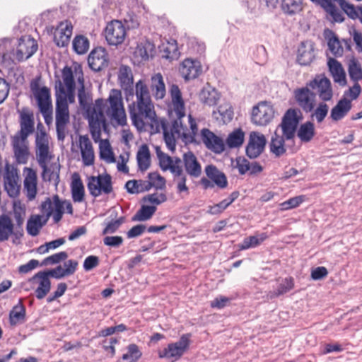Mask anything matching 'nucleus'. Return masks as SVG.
I'll use <instances>...</instances> for the list:
<instances>
[{"label":"nucleus","instance_id":"obj_1","mask_svg":"<svg viewBox=\"0 0 362 362\" xmlns=\"http://www.w3.org/2000/svg\"><path fill=\"white\" fill-rule=\"evenodd\" d=\"M128 110L132 124L138 130L143 131L149 126L156 132L163 131L166 146L172 152L175 150L177 141L180 139L186 144L195 141L198 127L191 115H188V129L179 120L169 123L165 119L158 117L152 100L133 101L129 104Z\"/></svg>","mask_w":362,"mask_h":362},{"label":"nucleus","instance_id":"obj_2","mask_svg":"<svg viewBox=\"0 0 362 362\" xmlns=\"http://www.w3.org/2000/svg\"><path fill=\"white\" fill-rule=\"evenodd\" d=\"M78 81L81 84L78 90V103L87 114L90 132L94 141L97 142L100 139L102 127H105L106 124L105 115L103 114L104 100L97 99L92 104L91 94L85 90L82 75L78 77Z\"/></svg>","mask_w":362,"mask_h":362},{"label":"nucleus","instance_id":"obj_3","mask_svg":"<svg viewBox=\"0 0 362 362\" xmlns=\"http://www.w3.org/2000/svg\"><path fill=\"white\" fill-rule=\"evenodd\" d=\"M50 140V136L45 132L43 126L38 124L35 141L36 158L43 170V176L49 175V180L53 178L54 175L58 177L59 171V168L56 166L53 168L52 172H50V168L47 166L48 163L53 158Z\"/></svg>","mask_w":362,"mask_h":362},{"label":"nucleus","instance_id":"obj_4","mask_svg":"<svg viewBox=\"0 0 362 362\" xmlns=\"http://www.w3.org/2000/svg\"><path fill=\"white\" fill-rule=\"evenodd\" d=\"M156 152L159 160V165L163 171L170 170L173 175V180L177 185V192H188L186 185V175L184 173L182 161L180 158L173 159L170 156L163 153L160 147L156 148Z\"/></svg>","mask_w":362,"mask_h":362},{"label":"nucleus","instance_id":"obj_5","mask_svg":"<svg viewBox=\"0 0 362 362\" xmlns=\"http://www.w3.org/2000/svg\"><path fill=\"white\" fill-rule=\"evenodd\" d=\"M103 114L119 126L127 124V115L124 107L122 93L119 90L112 89L107 100H104Z\"/></svg>","mask_w":362,"mask_h":362},{"label":"nucleus","instance_id":"obj_6","mask_svg":"<svg viewBox=\"0 0 362 362\" xmlns=\"http://www.w3.org/2000/svg\"><path fill=\"white\" fill-rule=\"evenodd\" d=\"M30 87L45 122L49 125L52 122V105L49 89L46 86H40V78L33 79Z\"/></svg>","mask_w":362,"mask_h":362},{"label":"nucleus","instance_id":"obj_7","mask_svg":"<svg viewBox=\"0 0 362 362\" xmlns=\"http://www.w3.org/2000/svg\"><path fill=\"white\" fill-rule=\"evenodd\" d=\"M41 211L45 214L47 220L52 216L54 222L58 223L62 218L64 210L69 214H73L72 204L69 201L61 200L58 195H54L52 197H47L42 202L40 206Z\"/></svg>","mask_w":362,"mask_h":362},{"label":"nucleus","instance_id":"obj_8","mask_svg":"<svg viewBox=\"0 0 362 362\" xmlns=\"http://www.w3.org/2000/svg\"><path fill=\"white\" fill-rule=\"evenodd\" d=\"M70 99L64 95H56L55 123L57 139L63 141L66 136V127L70 122L69 109Z\"/></svg>","mask_w":362,"mask_h":362},{"label":"nucleus","instance_id":"obj_9","mask_svg":"<svg viewBox=\"0 0 362 362\" xmlns=\"http://www.w3.org/2000/svg\"><path fill=\"white\" fill-rule=\"evenodd\" d=\"M190 338V334H182L177 341L170 343L165 348L158 350V357L171 362L179 360L188 350L191 342Z\"/></svg>","mask_w":362,"mask_h":362},{"label":"nucleus","instance_id":"obj_10","mask_svg":"<svg viewBox=\"0 0 362 362\" xmlns=\"http://www.w3.org/2000/svg\"><path fill=\"white\" fill-rule=\"evenodd\" d=\"M62 79L56 81V95H64L70 99V103L75 102V81L71 67L66 66L62 71Z\"/></svg>","mask_w":362,"mask_h":362},{"label":"nucleus","instance_id":"obj_11","mask_svg":"<svg viewBox=\"0 0 362 362\" xmlns=\"http://www.w3.org/2000/svg\"><path fill=\"white\" fill-rule=\"evenodd\" d=\"M300 112L295 109H289L284 114L281 124L278 126L279 132L286 140L293 139L300 121Z\"/></svg>","mask_w":362,"mask_h":362},{"label":"nucleus","instance_id":"obj_12","mask_svg":"<svg viewBox=\"0 0 362 362\" xmlns=\"http://www.w3.org/2000/svg\"><path fill=\"white\" fill-rule=\"evenodd\" d=\"M37 49V42L30 36H24L19 40L16 51L13 54V58L8 54H4L3 59H10L12 61H23L30 58L36 52Z\"/></svg>","mask_w":362,"mask_h":362},{"label":"nucleus","instance_id":"obj_13","mask_svg":"<svg viewBox=\"0 0 362 362\" xmlns=\"http://www.w3.org/2000/svg\"><path fill=\"white\" fill-rule=\"evenodd\" d=\"M87 187L94 197H98L102 194H108L112 191L111 176L108 174L90 176L88 180Z\"/></svg>","mask_w":362,"mask_h":362},{"label":"nucleus","instance_id":"obj_14","mask_svg":"<svg viewBox=\"0 0 362 362\" xmlns=\"http://www.w3.org/2000/svg\"><path fill=\"white\" fill-rule=\"evenodd\" d=\"M127 31L122 23L117 20L108 23L105 29V37L110 45L122 44L126 37Z\"/></svg>","mask_w":362,"mask_h":362},{"label":"nucleus","instance_id":"obj_15","mask_svg":"<svg viewBox=\"0 0 362 362\" xmlns=\"http://www.w3.org/2000/svg\"><path fill=\"white\" fill-rule=\"evenodd\" d=\"M274 117V110L266 102H261L252 109L251 120L257 126H266L269 124Z\"/></svg>","mask_w":362,"mask_h":362},{"label":"nucleus","instance_id":"obj_16","mask_svg":"<svg viewBox=\"0 0 362 362\" xmlns=\"http://www.w3.org/2000/svg\"><path fill=\"white\" fill-rule=\"evenodd\" d=\"M4 189L11 197H16L20 193L21 185L17 169L9 163L5 165L4 174Z\"/></svg>","mask_w":362,"mask_h":362},{"label":"nucleus","instance_id":"obj_17","mask_svg":"<svg viewBox=\"0 0 362 362\" xmlns=\"http://www.w3.org/2000/svg\"><path fill=\"white\" fill-rule=\"evenodd\" d=\"M310 88L316 91V94L323 101H329L333 97V91L329 79L327 77L317 75L308 83Z\"/></svg>","mask_w":362,"mask_h":362},{"label":"nucleus","instance_id":"obj_18","mask_svg":"<svg viewBox=\"0 0 362 362\" xmlns=\"http://www.w3.org/2000/svg\"><path fill=\"white\" fill-rule=\"evenodd\" d=\"M293 94L296 103L305 112H310L314 110L316 93L310 90L308 83L306 86L296 89Z\"/></svg>","mask_w":362,"mask_h":362},{"label":"nucleus","instance_id":"obj_19","mask_svg":"<svg viewBox=\"0 0 362 362\" xmlns=\"http://www.w3.org/2000/svg\"><path fill=\"white\" fill-rule=\"evenodd\" d=\"M83 165L86 167L93 165L95 163V151L92 141L87 135H81L78 140Z\"/></svg>","mask_w":362,"mask_h":362},{"label":"nucleus","instance_id":"obj_20","mask_svg":"<svg viewBox=\"0 0 362 362\" xmlns=\"http://www.w3.org/2000/svg\"><path fill=\"white\" fill-rule=\"evenodd\" d=\"M21 129L14 136L28 139L34 132V115L28 108H22L19 112Z\"/></svg>","mask_w":362,"mask_h":362},{"label":"nucleus","instance_id":"obj_21","mask_svg":"<svg viewBox=\"0 0 362 362\" xmlns=\"http://www.w3.org/2000/svg\"><path fill=\"white\" fill-rule=\"evenodd\" d=\"M267 140L265 136L259 132H252L250 134L246 153L250 158L258 157L264 151Z\"/></svg>","mask_w":362,"mask_h":362},{"label":"nucleus","instance_id":"obj_22","mask_svg":"<svg viewBox=\"0 0 362 362\" xmlns=\"http://www.w3.org/2000/svg\"><path fill=\"white\" fill-rule=\"evenodd\" d=\"M118 81L121 88L125 93L127 100H129V97L134 96V77L132 69L129 66L122 65L119 67L118 71Z\"/></svg>","mask_w":362,"mask_h":362},{"label":"nucleus","instance_id":"obj_23","mask_svg":"<svg viewBox=\"0 0 362 362\" xmlns=\"http://www.w3.org/2000/svg\"><path fill=\"white\" fill-rule=\"evenodd\" d=\"M201 137L206 147L216 153H221L225 150L223 140L208 129L201 131Z\"/></svg>","mask_w":362,"mask_h":362},{"label":"nucleus","instance_id":"obj_24","mask_svg":"<svg viewBox=\"0 0 362 362\" xmlns=\"http://www.w3.org/2000/svg\"><path fill=\"white\" fill-rule=\"evenodd\" d=\"M201 64L197 60L185 59L180 64L179 71L186 81L194 79L202 73Z\"/></svg>","mask_w":362,"mask_h":362},{"label":"nucleus","instance_id":"obj_25","mask_svg":"<svg viewBox=\"0 0 362 362\" xmlns=\"http://www.w3.org/2000/svg\"><path fill=\"white\" fill-rule=\"evenodd\" d=\"M88 62L90 68L95 71H99L106 67L108 60L105 49L99 47L92 50L88 55Z\"/></svg>","mask_w":362,"mask_h":362},{"label":"nucleus","instance_id":"obj_26","mask_svg":"<svg viewBox=\"0 0 362 362\" xmlns=\"http://www.w3.org/2000/svg\"><path fill=\"white\" fill-rule=\"evenodd\" d=\"M185 175L194 178L200 177L202 173V165L196 156L191 151L185 153L182 157Z\"/></svg>","mask_w":362,"mask_h":362},{"label":"nucleus","instance_id":"obj_27","mask_svg":"<svg viewBox=\"0 0 362 362\" xmlns=\"http://www.w3.org/2000/svg\"><path fill=\"white\" fill-rule=\"evenodd\" d=\"M170 93L173 110L177 117L174 121L179 120L182 124V118L185 116V106L178 86L173 84L170 87Z\"/></svg>","mask_w":362,"mask_h":362},{"label":"nucleus","instance_id":"obj_28","mask_svg":"<svg viewBox=\"0 0 362 362\" xmlns=\"http://www.w3.org/2000/svg\"><path fill=\"white\" fill-rule=\"evenodd\" d=\"M25 178L23 181L24 190L28 200H33L37 194V174L30 168L24 169Z\"/></svg>","mask_w":362,"mask_h":362},{"label":"nucleus","instance_id":"obj_29","mask_svg":"<svg viewBox=\"0 0 362 362\" xmlns=\"http://www.w3.org/2000/svg\"><path fill=\"white\" fill-rule=\"evenodd\" d=\"M32 280L37 281L38 284L35 291L36 298L40 300L44 298L51 289V281L47 273L39 272L33 276Z\"/></svg>","mask_w":362,"mask_h":362},{"label":"nucleus","instance_id":"obj_30","mask_svg":"<svg viewBox=\"0 0 362 362\" xmlns=\"http://www.w3.org/2000/svg\"><path fill=\"white\" fill-rule=\"evenodd\" d=\"M72 35V25L70 23L62 22L56 28L54 40L58 47L66 46Z\"/></svg>","mask_w":362,"mask_h":362},{"label":"nucleus","instance_id":"obj_31","mask_svg":"<svg viewBox=\"0 0 362 362\" xmlns=\"http://www.w3.org/2000/svg\"><path fill=\"white\" fill-rule=\"evenodd\" d=\"M12 145L16 161L21 164L25 163L29 156L27 139L13 136Z\"/></svg>","mask_w":362,"mask_h":362},{"label":"nucleus","instance_id":"obj_32","mask_svg":"<svg viewBox=\"0 0 362 362\" xmlns=\"http://www.w3.org/2000/svg\"><path fill=\"white\" fill-rule=\"evenodd\" d=\"M315 59L314 44L311 41L302 42L298 49L297 60L301 65H308Z\"/></svg>","mask_w":362,"mask_h":362},{"label":"nucleus","instance_id":"obj_33","mask_svg":"<svg viewBox=\"0 0 362 362\" xmlns=\"http://www.w3.org/2000/svg\"><path fill=\"white\" fill-rule=\"evenodd\" d=\"M205 173L213 184L220 189H225L228 186V180L226 175L214 165H208L205 168Z\"/></svg>","mask_w":362,"mask_h":362},{"label":"nucleus","instance_id":"obj_34","mask_svg":"<svg viewBox=\"0 0 362 362\" xmlns=\"http://www.w3.org/2000/svg\"><path fill=\"white\" fill-rule=\"evenodd\" d=\"M327 65L334 81L344 86L346 84V73L341 64L335 59L330 58Z\"/></svg>","mask_w":362,"mask_h":362},{"label":"nucleus","instance_id":"obj_35","mask_svg":"<svg viewBox=\"0 0 362 362\" xmlns=\"http://www.w3.org/2000/svg\"><path fill=\"white\" fill-rule=\"evenodd\" d=\"M351 109V102L346 98H341L331 110L330 118L334 122L342 119Z\"/></svg>","mask_w":362,"mask_h":362},{"label":"nucleus","instance_id":"obj_36","mask_svg":"<svg viewBox=\"0 0 362 362\" xmlns=\"http://www.w3.org/2000/svg\"><path fill=\"white\" fill-rule=\"evenodd\" d=\"M71 192L72 199L74 202H82L84 200L85 189L80 175L74 173L71 183Z\"/></svg>","mask_w":362,"mask_h":362},{"label":"nucleus","instance_id":"obj_37","mask_svg":"<svg viewBox=\"0 0 362 362\" xmlns=\"http://www.w3.org/2000/svg\"><path fill=\"white\" fill-rule=\"evenodd\" d=\"M47 221V218L40 215L30 216L27 221V233L33 237L37 236Z\"/></svg>","mask_w":362,"mask_h":362},{"label":"nucleus","instance_id":"obj_38","mask_svg":"<svg viewBox=\"0 0 362 362\" xmlns=\"http://www.w3.org/2000/svg\"><path fill=\"white\" fill-rule=\"evenodd\" d=\"M154 45L148 41L141 42L137 45L134 52V57L138 62L146 61L153 56Z\"/></svg>","mask_w":362,"mask_h":362},{"label":"nucleus","instance_id":"obj_39","mask_svg":"<svg viewBox=\"0 0 362 362\" xmlns=\"http://www.w3.org/2000/svg\"><path fill=\"white\" fill-rule=\"evenodd\" d=\"M151 90L156 99H163L165 97L166 93L165 85L161 74L158 73L151 76Z\"/></svg>","mask_w":362,"mask_h":362},{"label":"nucleus","instance_id":"obj_40","mask_svg":"<svg viewBox=\"0 0 362 362\" xmlns=\"http://www.w3.org/2000/svg\"><path fill=\"white\" fill-rule=\"evenodd\" d=\"M285 140L284 136L279 132V128H276L269 144L270 151L276 156L279 157L285 153Z\"/></svg>","mask_w":362,"mask_h":362},{"label":"nucleus","instance_id":"obj_41","mask_svg":"<svg viewBox=\"0 0 362 362\" xmlns=\"http://www.w3.org/2000/svg\"><path fill=\"white\" fill-rule=\"evenodd\" d=\"M14 233V224L12 219L6 214L0 216V242H4Z\"/></svg>","mask_w":362,"mask_h":362},{"label":"nucleus","instance_id":"obj_42","mask_svg":"<svg viewBox=\"0 0 362 362\" xmlns=\"http://www.w3.org/2000/svg\"><path fill=\"white\" fill-rule=\"evenodd\" d=\"M339 3L344 12L352 20L359 19L362 23V5L355 6L346 0H332Z\"/></svg>","mask_w":362,"mask_h":362},{"label":"nucleus","instance_id":"obj_43","mask_svg":"<svg viewBox=\"0 0 362 362\" xmlns=\"http://www.w3.org/2000/svg\"><path fill=\"white\" fill-rule=\"evenodd\" d=\"M315 135V124L312 122H306L299 127L297 130V136L301 142H310Z\"/></svg>","mask_w":362,"mask_h":362},{"label":"nucleus","instance_id":"obj_44","mask_svg":"<svg viewBox=\"0 0 362 362\" xmlns=\"http://www.w3.org/2000/svg\"><path fill=\"white\" fill-rule=\"evenodd\" d=\"M199 99L202 103L209 106H214L219 100V94L214 88L207 86L204 87L200 92Z\"/></svg>","mask_w":362,"mask_h":362},{"label":"nucleus","instance_id":"obj_45","mask_svg":"<svg viewBox=\"0 0 362 362\" xmlns=\"http://www.w3.org/2000/svg\"><path fill=\"white\" fill-rule=\"evenodd\" d=\"M25 320V308L22 300L13 307L9 313V321L11 325H16L17 324L23 323Z\"/></svg>","mask_w":362,"mask_h":362},{"label":"nucleus","instance_id":"obj_46","mask_svg":"<svg viewBox=\"0 0 362 362\" xmlns=\"http://www.w3.org/2000/svg\"><path fill=\"white\" fill-rule=\"evenodd\" d=\"M303 8V0H281V8L286 15H296L300 13Z\"/></svg>","mask_w":362,"mask_h":362},{"label":"nucleus","instance_id":"obj_47","mask_svg":"<svg viewBox=\"0 0 362 362\" xmlns=\"http://www.w3.org/2000/svg\"><path fill=\"white\" fill-rule=\"evenodd\" d=\"M268 238L266 233H262L245 238L243 243L238 245L240 250H247L252 247H256L259 245L262 242Z\"/></svg>","mask_w":362,"mask_h":362},{"label":"nucleus","instance_id":"obj_48","mask_svg":"<svg viewBox=\"0 0 362 362\" xmlns=\"http://www.w3.org/2000/svg\"><path fill=\"white\" fill-rule=\"evenodd\" d=\"M160 52H163V57L169 59H175L179 57V52L177 45L175 40H167L165 42H163L160 47Z\"/></svg>","mask_w":362,"mask_h":362},{"label":"nucleus","instance_id":"obj_49","mask_svg":"<svg viewBox=\"0 0 362 362\" xmlns=\"http://www.w3.org/2000/svg\"><path fill=\"white\" fill-rule=\"evenodd\" d=\"M136 159L139 168L142 170H146L150 166V151L146 145H142L136 154Z\"/></svg>","mask_w":362,"mask_h":362},{"label":"nucleus","instance_id":"obj_50","mask_svg":"<svg viewBox=\"0 0 362 362\" xmlns=\"http://www.w3.org/2000/svg\"><path fill=\"white\" fill-rule=\"evenodd\" d=\"M213 115L216 119H220L226 124L232 120L233 111L229 104H225L220 105L217 111H214Z\"/></svg>","mask_w":362,"mask_h":362},{"label":"nucleus","instance_id":"obj_51","mask_svg":"<svg viewBox=\"0 0 362 362\" xmlns=\"http://www.w3.org/2000/svg\"><path fill=\"white\" fill-rule=\"evenodd\" d=\"M136 101L151 100L150 91L147 84L143 81L139 80L135 83Z\"/></svg>","mask_w":362,"mask_h":362},{"label":"nucleus","instance_id":"obj_52","mask_svg":"<svg viewBox=\"0 0 362 362\" xmlns=\"http://www.w3.org/2000/svg\"><path fill=\"white\" fill-rule=\"evenodd\" d=\"M348 65V72L350 78L355 82L361 80L362 67L358 61L353 57L349 60Z\"/></svg>","mask_w":362,"mask_h":362},{"label":"nucleus","instance_id":"obj_53","mask_svg":"<svg viewBox=\"0 0 362 362\" xmlns=\"http://www.w3.org/2000/svg\"><path fill=\"white\" fill-rule=\"evenodd\" d=\"M244 139V132L240 129H235L228 135L226 143L230 148H238L243 144Z\"/></svg>","mask_w":362,"mask_h":362},{"label":"nucleus","instance_id":"obj_54","mask_svg":"<svg viewBox=\"0 0 362 362\" xmlns=\"http://www.w3.org/2000/svg\"><path fill=\"white\" fill-rule=\"evenodd\" d=\"M127 352L122 355V360L127 362H136L142 356L139 346L135 344H130L127 347Z\"/></svg>","mask_w":362,"mask_h":362},{"label":"nucleus","instance_id":"obj_55","mask_svg":"<svg viewBox=\"0 0 362 362\" xmlns=\"http://www.w3.org/2000/svg\"><path fill=\"white\" fill-rule=\"evenodd\" d=\"M156 211L154 206L143 205L133 217V221H145L150 219Z\"/></svg>","mask_w":362,"mask_h":362},{"label":"nucleus","instance_id":"obj_56","mask_svg":"<svg viewBox=\"0 0 362 362\" xmlns=\"http://www.w3.org/2000/svg\"><path fill=\"white\" fill-rule=\"evenodd\" d=\"M148 182H144L145 190H149L152 187L162 188L165 185V179L158 173H151L148 174Z\"/></svg>","mask_w":362,"mask_h":362},{"label":"nucleus","instance_id":"obj_57","mask_svg":"<svg viewBox=\"0 0 362 362\" xmlns=\"http://www.w3.org/2000/svg\"><path fill=\"white\" fill-rule=\"evenodd\" d=\"M73 48L78 54H85L89 49V40L83 35H78L73 40Z\"/></svg>","mask_w":362,"mask_h":362},{"label":"nucleus","instance_id":"obj_58","mask_svg":"<svg viewBox=\"0 0 362 362\" xmlns=\"http://www.w3.org/2000/svg\"><path fill=\"white\" fill-rule=\"evenodd\" d=\"M100 156L101 159L107 163H111L115 162L113 152L107 141H102L100 144Z\"/></svg>","mask_w":362,"mask_h":362},{"label":"nucleus","instance_id":"obj_59","mask_svg":"<svg viewBox=\"0 0 362 362\" xmlns=\"http://www.w3.org/2000/svg\"><path fill=\"white\" fill-rule=\"evenodd\" d=\"M13 216L18 227H21L25 215V206L20 201H15L13 206Z\"/></svg>","mask_w":362,"mask_h":362},{"label":"nucleus","instance_id":"obj_60","mask_svg":"<svg viewBox=\"0 0 362 362\" xmlns=\"http://www.w3.org/2000/svg\"><path fill=\"white\" fill-rule=\"evenodd\" d=\"M323 8L332 16L334 22L342 23L344 21L342 13L337 8L332 0L327 5H325Z\"/></svg>","mask_w":362,"mask_h":362},{"label":"nucleus","instance_id":"obj_61","mask_svg":"<svg viewBox=\"0 0 362 362\" xmlns=\"http://www.w3.org/2000/svg\"><path fill=\"white\" fill-rule=\"evenodd\" d=\"M328 111L329 106L326 103L321 102L318 104L315 110H314L311 117L312 118H315L317 123H321L327 117Z\"/></svg>","mask_w":362,"mask_h":362},{"label":"nucleus","instance_id":"obj_62","mask_svg":"<svg viewBox=\"0 0 362 362\" xmlns=\"http://www.w3.org/2000/svg\"><path fill=\"white\" fill-rule=\"evenodd\" d=\"M305 195H300L292 197L288 200L280 204L281 210H289L298 207L300 204L305 201Z\"/></svg>","mask_w":362,"mask_h":362},{"label":"nucleus","instance_id":"obj_63","mask_svg":"<svg viewBox=\"0 0 362 362\" xmlns=\"http://www.w3.org/2000/svg\"><path fill=\"white\" fill-rule=\"evenodd\" d=\"M67 257L68 255L66 252H60L44 259L41 263V265L47 266L55 264L60 262L61 261L65 260Z\"/></svg>","mask_w":362,"mask_h":362},{"label":"nucleus","instance_id":"obj_64","mask_svg":"<svg viewBox=\"0 0 362 362\" xmlns=\"http://www.w3.org/2000/svg\"><path fill=\"white\" fill-rule=\"evenodd\" d=\"M144 182L142 180H129L126 182L125 188L129 193H139L145 190V186L143 187Z\"/></svg>","mask_w":362,"mask_h":362}]
</instances>
